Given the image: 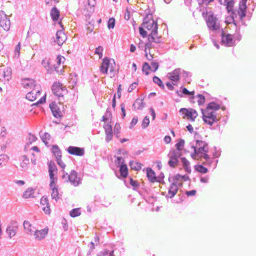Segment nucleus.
I'll use <instances>...</instances> for the list:
<instances>
[{
	"label": "nucleus",
	"instance_id": "c9c22d12",
	"mask_svg": "<svg viewBox=\"0 0 256 256\" xmlns=\"http://www.w3.org/2000/svg\"><path fill=\"white\" fill-rule=\"evenodd\" d=\"M220 106L215 102H210L206 108V110H208L210 111L216 112L220 109Z\"/></svg>",
	"mask_w": 256,
	"mask_h": 256
},
{
	"label": "nucleus",
	"instance_id": "1a4fd4ad",
	"mask_svg": "<svg viewBox=\"0 0 256 256\" xmlns=\"http://www.w3.org/2000/svg\"><path fill=\"white\" fill-rule=\"evenodd\" d=\"M142 26L144 28L152 32L154 30H158L157 22H156L152 18H146L144 20Z\"/></svg>",
	"mask_w": 256,
	"mask_h": 256
},
{
	"label": "nucleus",
	"instance_id": "0e129e2a",
	"mask_svg": "<svg viewBox=\"0 0 256 256\" xmlns=\"http://www.w3.org/2000/svg\"><path fill=\"white\" fill-rule=\"evenodd\" d=\"M176 178L178 180L182 179L184 180V181H186L188 179V176H182L179 174L176 176Z\"/></svg>",
	"mask_w": 256,
	"mask_h": 256
},
{
	"label": "nucleus",
	"instance_id": "c756f323",
	"mask_svg": "<svg viewBox=\"0 0 256 256\" xmlns=\"http://www.w3.org/2000/svg\"><path fill=\"white\" fill-rule=\"evenodd\" d=\"M2 80L4 82H8L12 78V71L9 68L5 69L2 72Z\"/></svg>",
	"mask_w": 256,
	"mask_h": 256
},
{
	"label": "nucleus",
	"instance_id": "473e14b6",
	"mask_svg": "<svg viewBox=\"0 0 256 256\" xmlns=\"http://www.w3.org/2000/svg\"><path fill=\"white\" fill-rule=\"evenodd\" d=\"M120 176L123 178H126L128 174V168L127 167V166L124 164H121L120 166Z\"/></svg>",
	"mask_w": 256,
	"mask_h": 256
},
{
	"label": "nucleus",
	"instance_id": "423d86ee",
	"mask_svg": "<svg viewBox=\"0 0 256 256\" xmlns=\"http://www.w3.org/2000/svg\"><path fill=\"white\" fill-rule=\"evenodd\" d=\"M53 94L58 98H64L68 94V90L66 86L60 82H54L52 88Z\"/></svg>",
	"mask_w": 256,
	"mask_h": 256
},
{
	"label": "nucleus",
	"instance_id": "ea45409f",
	"mask_svg": "<svg viewBox=\"0 0 256 256\" xmlns=\"http://www.w3.org/2000/svg\"><path fill=\"white\" fill-rule=\"evenodd\" d=\"M80 214L81 212L80 208H74L70 212V216L73 218L80 216Z\"/></svg>",
	"mask_w": 256,
	"mask_h": 256
},
{
	"label": "nucleus",
	"instance_id": "58836bf2",
	"mask_svg": "<svg viewBox=\"0 0 256 256\" xmlns=\"http://www.w3.org/2000/svg\"><path fill=\"white\" fill-rule=\"evenodd\" d=\"M194 168L197 172L202 174H206L208 172V168L201 164L196 165Z\"/></svg>",
	"mask_w": 256,
	"mask_h": 256
},
{
	"label": "nucleus",
	"instance_id": "9b49d317",
	"mask_svg": "<svg viewBox=\"0 0 256 256\" xmlns=\"http://www.w3.org/2000/svg\"><path fill=\"white\" fill-rule=\"evenodd\" d=\"M161 36L158 35V30H154V32H150L148 36V42L146 43H150L152 44V43H159L161 42Z\"/></svg>",
	"mask_w": 256,
	"mask_h": 256
},
{
	"label": "nucleus",
	"instance_id": "f257e3e1",
	"mask_svg": "<svg viewBox=\"0 0 256 256\" xmlns=\"http://www.w3.org/2000/svg\"><path fill=\"white\" fill-rule=\"evenodd\" d=\"M194 150V152L190 154L191 157L196 160L210 159L208 152V144L202 140H196L195 146H192Z\"/></svg>",
	"mask_w": 256,
	"mask_h": 256
},
{
	"label": "nucleus",
	"instance_id": "a18cd8bd",
	"mask_svg": "<svg viewBox=\"0 0 256 256\" xmlns=\"http://www.w3.org/2000/svg\"><path fill=\"white\" fill-rule=\"evenodd\" d=\"M48 172H57V168L54 162H50L48 164Z\"/></svg>",
	"mask_w": 256,
	"mask_h": 256
},
{
	"label": "nucleus",
	"instance_id": "6e6552de",
	"mask_svg": "<svg viewBox=\"0 0 256 256\" xmlns=\"http://www.w3.org/2000/svg\"><path fill=\"white\" fill-rule=\"evenodd\" d=\"M64 61L65 58L64 56L58 55L54 61L49 62L48 64L50 66H53L56 71L59 72L62 71L60 65L64 64Z\"/></svg>",
	"mask_w": 256,
	"mask_h": 256
},
{
	"label": "nucleus",
	"instance_id": "0eeeda50",
	"mask_svg": "<svg viewBox=\"0 0 256 256\" xmlns=\"http://www.w3.org/2000/svg\"><path fill=\"white\" fill-rule=\"evenodd\" d=\"M180 112L184 114V118H187L192 122L194 121L198 116L197 112L193 108H182L180 109Z\"/></svg>",
	"mask_w": 256,
	"mask_h": 256
},
{
	"label": "nucleus",
	"instance_id": "7c9ffc66",
	"mask_svg": "<svg viewBox=\"0 0 256 256\" xmlns=\"http://www.w3.org/2000/svg\"><path fill=\"white\" fill-rule=\"evenodd\" d=\"M50 16L53 20H57L60 17L59 10L56 7L52 8L50 11Z\"/></svg>",
	"mask_w": 256,
	"mask_h": 256
},
{
	"label": "nucleus",
	"instance_id": "f3484780",
	"mask_svg": "<svg viewBox=\"0 0 256 256\" xmlns=\"http://www.w3.org/2000/svg\"><path fill=\"white\" fill-rule=\"evenodd\" d=\"M22 84L25 88L32 90L37 86H40L36 84L35 80L30 78L23 79L22 80Z\"/></svg>",
	"mask_w": 256,
	"mask_h": 256
},
{
	"label": "nucleus",
	"instance_id": "dca6fc26",
	"mask_svg": "<svg viewBox=\"0 0 256 256\" xmlns=\"http://www.w3.org/2000/svg\"><path fill=\"white\" fill-rule=\"evenodd\" d=\"M247 0H241L238 10V14L241 20L246 16V2Z\"/></svg>",
	"mask_w": 256,
	"mask_h": 256
},
{
	"label": "nucleus",
	"instance_id": "6ab92c4d",
	"mask_svg": "<svg viewBox=\"0 0 256 256\" xmlns=\"http://www.w3.org/2000/svg\"><path fill=\"white\" fill-rule=\"evenodd\" d=\"M68 180L74 186H77L80 183V178L77 176V174L74 170L70 172L68 176Z\"/></svg>",
	"mask_w": 256,
	"mask_h": 256
},
{
	"label": "nucleus",
	"instance_id": "37998d69",
	"mask_svg": "<svg viewBox=\"0 0 256 256\" xmlns=\"http://www.w3.org/2000/svg\"><path fill=\"white\" fill-rule=\"evenodd\" d=\"M150 70H152L151 67L148 62H144L142 67V72L145 73L146 75H148Z\"/></svg>",
	"mask_w": 256,
	"mask_h": 256
},
{
	"label": "nucleus",
	"instance_id": "bf43d9fd",
	"mask_svg": "<svg viewBox=\"0 0 256 256\" xmlns=\"http://www.w3.org/2000/svg\"><path fill=\"white\" fill-rule=\"evenodd\" d=\"M152 65V70L155 72L158 68V64L157 62H152L151 64Z\"/></svg>",
	"mask_w": 256,
	"mask_h": 256
},
{
	"label": "nucleus",
	"instance_id": "6e6d98bb",
	"mask_svg": "<svg viewBox=\"0 0 256 256\" xmlns=\"http://www.w3.org/2000/svg\"><path fill=\"white\" fill-rule=\"evenodd\" d=\"M150 124L149 118L148 116H146L142 120V126L143 128H146Z\"/></svg>",
	"mask_w": 256,
	"mask_h": 256
},
{
	"label": "nucleus",
	"instance_id": "864d4df0",
	"mask_svg": "<svg viewBox=\"0 0 256 256\" xmlns=\"http://www.w3.org/2000/svg\"><path fill=\"white\" fill-rule=\"evenodd\" d=\"M21 49V46L20 42L16 46L14 50V55L15 56L18 57L20 54V50Z\"/></svg>",
	"mask_w": 256,
	"mask_h": 256
},
{
	"label": "nucleus",
	"instance_id": "09e8293b",
	"mask_svg": "<svg viewBox=\"0 0 256 256\" xmlns=\"http://www.w3.org/2000/svg\"><path fill=\"white\" fill-rule=\"evenodd\" d=\"M153 81L154 83L158 84L160 87L164 88V85L162 84V80L158 76H154L153 78Z\"/></svg>",
	"mask_w": 256,
	"mask_h": 256
},
{
	"label": "nucleus",
	"instance_id": "a19ab883",
	"mask_svg": "<svg viewBox=\"0 0 256 256\" xmlns=\"http://www.w3.org/2000/svg\"><path fill=\"white\" fill-rule=\"evenodd\" d=\"M52 150L56 158H61V152L58 146H53L52 148Z\"/></svg>",
	"mask_w": 256,
	"mask_h": 256
},
{
	"label": "nucleus",
	"instance_id": "79ce46f5",
	"mask_svg": "<svg viewBox=\"0 0 256 256\" xmlns=\"http://www.w3.org/2000/svg\"><path fill=\"white\" fill-rule=\"evenodd\" d=\"M100 239L98 236H94L93 241L90 242V248L92 250L94 248L95 245L97 246L99 244Z\"/></svg>",
	"mask_w": 256,
	"mask_h": 256
},
{
	"label": "nucleus",
	"instance_id": "aec40b11",
	"mask_svg": "<svg viewBox=\"0 0 256 256\" xmlns=\"http://www.w3.org/2000/svg\"><path fill=\"white\" fill-rule=\"evenodd\" d=\"M154 48L153 44L150 43H146L144 47L145 56L148 60H152L154 58V54L150 52V49Z\"/></svg>",
	"mask_w": 256,
	"mask_h": 256
},
{
	"label": "nucleus",
	"instance_id": "49530a36",
	"mask_svg": "<svg viewBox=\"0 0 256 256\" xmlns=\"http://www.w3.org/2000/svg\"><path fill=\"white\" fill-rule=\"evenodd\" d=\"M234 6V2L233 0H230L226 4V10L228 12H232L233 13V8Z\"/></svg>",
	"mask_w": 256,
	"mask_h": 256
},
{
	"label": "nucleus",
	"instance_id": "a211bd4d",
	"mask_svg": "<svg viewBox=\"0 0 256 256\" xmlns=\"http://www.w3.org/2000/svg\"><path fill=\"white\" fill-rule=\"evenodd\" d=\"M66 36L62 30H58L56 34V42L59 46H62L66 40Z\"/></svg>",
	"mask_w": 256,
	"mask_h": 256
},
{
	"label": "nucleus",
	"instance_id": "bb28decb",
	"mask_svg": "<svg viewBox=\"0 0 256 256\" xmlns=\"http://www.w3.org/2000/svg\"><path fill=\"white\" fill-rule=\"evenodd\" d=\"M50 108L56 118H58L60 116V111L54 102H52L50 104Z\"/></svg>",
	"mask_w": 256,
	"mask_h": 256
},
{
	"label": "nucleus",
	"instance_id": "e433bc0d",
	"mask_svg": "<svg viewBox=\"0 0 256 256\" xmlns=\"http://www.w3.org/2000/svg\"><path fill=\"white\" fill-rule=\"evenodd\" d=\"M130 166L132 169L136 171L140 170L142 168L141 164L138 162L134 161L130 162Z\"/></svg>",
	"mask_w": 256,
	"mask_h": 256
},
{
	"label": "nucleus",
	"instance_id": "cd10ccee",
	"mask_svg": "<svg viewBox=\"0 0 256 256\" xmlns=\"http://www.w3.org/2000/svg\"><path fill=\"white\" fill-rule=\"evenodd\" d=\"M146 174L148 180L152 182H156L157 178L156 176L155 172L150 168H146Z\"/></svg>",
	"mask_w": 256,
	"mask_h": 256
},
{
	"label": "nucleus",
	"instance_id": "052dcab7",
	"mask_svg": "<svg viewBox=\"0 0 256 256\" xmlns=\"http://www.w3.org/2000/svg\"><path fill=\"white\" fill-rule=\"evenodd\" d=\"M58 164L62 168L64 169L66 167V165L64 162L62 160L61 158H56Z\"/></svg>",
	"mask_w": 256,
	"mask_h": 256
},
{
	"label": "nucleus",
	"instance_id": "4be33fe9",
	"mask_svg": "<svg viewBox=\"0 0 256 256\" xmlns=\"http://www.w3.org/2000/svg\"><path fill=\"white\" fill-rule=\"evenodd\" d=\"M233 36L230 34H222V42L226 46H230L233 45Z\"/></svg>",
	"mask_w": 256,
	"mask_h": 256
},
{
	"label": "nucleus",
	"instance_id": "7ed1b4c3",
	"mask_svg": "<svg viewBox=\"0 0 256 256\" xmlns=\"http://www.w3.org/2000/svg\"><path fill=\"white\" fill-rule=\"evenodd\" d=\"M26 98L30 101H36V104H42L46 101V94L42 93L40 86H37L28 92Z\"/></svg>",
	"mask_w": 256,
	"mask_h": 256
},
{
	"label": "nucleus",
	"instance_id": "603ef678",
	"mask_svg": "<svg viewBox=\"0 0 256 256\" xmlns=\"http://www.w3.org/2000/svg\"><path fill=\"white\" fill-rule=\"evenodd\" d=\"M168 156L170 158V159L172 160L173 158H176V160H178V154H177V152L174 150H172L168 154Z\"/></svg>",
	"mask_w": 256,
	"mask_h": 256
},
{
	"label": "nucleus",
	"instance_id": "5fc2aeb1",
	"mask_svg": "<svg viewBox=\"0 0 256 256\" xmlns=\"http://www.w3.org/2000/svg\"><path fill=\"white\" fill-rule=\"evenodd\" d=\"M184 141L182 140H180L178 142H177L176 144V148L178 150H180L183 148L184 146Z\"/></svg>",
	"mask_w": 256,
	"mask_h": 256
},
{
	"label": "nucleus",
	"instance_id": "13d9d810",
	"mask_svg": "<svg viewBox=\"0 0 256 256\" xmlns=\"http://www.w3.org/2000/svg\"><path fill=\"white\" fill-rule=\"evenodd\" d=\"M178 162V160H176L175 158L172 160L170 159L168 161V164L170 166L174 168L177 164Z\"/></svg>",
	"mask_w": 256,
	"mask_h": 256
},
{
	"label": "nucleus",
	"instance_id": "72a5a7b5",
	"mask_svg": "<svg viewBox=\"0 0 256 256\" xmlns=\"http://www.w3.org/2000/svg\"><path fill=\"white\" fill-rule=\"evenodd\" d=\"M52 192V199H54L56 200H58L60 198V195L59 194L58 187L50 188Z\"/></svg>",
	"mask_w": 256,
	"mask_h": 256
},
{
	"label": "nucleus",
	"instance_id": "ddd939ff",
	"mask_svg": "<svg viewBox=\"0 0 256 256\" xmlns=\"http://www.w3.org/2000/svg\"><path fill=\"white\" fill-rule=\"evenodd\" d=\"M68 152L72 155L82 156L84 154V148L76 146H70L67 150Z\"/></svg>",
	"mask_w": 256,
	"mask_h": 256
},
{
	"label": "nucleus",
	"instance_id": "412c9836",
	"mask_svg": "<svg viewBox=\"0 0 256 256\" xmlns=\"http://www.w3.org/2000/svg\"><path fill=\"white\" fill-rule=\"evenodd\" d=\"M178 189V186L176 184H172L168 188V193L166 194V196L167 198H172L177 193Z\"/></svg>",
	"mask_w": 256,
	"mask_h": 256
},
{
	"label": "nucleus",
	"instance_id": "2eb2a0df",
	"mask_svg": "<svg viewBox=\"0 0 256 256\" xmlns=\"http://www.w3.org/2000/svg\"><path fill=\"white\" fill-rule=\"evenodd\" d=\"M104 128L105 130L106 140L107 142H110L113 136L112 126L110 124L106 123L104 125Z\"/></svg>",
	"mask_w": 256,
	"mask_h": 256
},
{
	"label": "nucleus",
	"instance_id": "4468645a",
	"mask_svg": "<svg viewBox=\"0 0 256 256\" xmlns=\"http://www.w3.org/2000/svg\"><path fill=\"white\" fill-rule=\"evenodd\" d=\"M25 151L28 152H30L31 151H32L36 153V154L34 152L31 153L32 156H33V158H31V160L32 162L35 164L37 157L40 155V150L39 148L36 146H32L30 147L29 148L25 150Z\"/></svg>",
	"mask_w": 256,
	"mask_h": 256
},
{
	"label": "nucleus",
	"instance_id": "5701e85b",
	"mask_svg": "<svg viewBox=\"0 0 256 256\" xmlns=\"http://www.w3.org/2000/svg\"><path fill=\"white\" fill-rule=\"evenodd\" d=\"M181 74V70L180 68L174 70L172 72L169 74L168 78L172 81L177 82L180 80V75Z\"/></svg>",
	"mask_w": 256,
	"mask_h": 256
},
{
	"label": "nucleus",
	"instance_id": "8fccbe9b",
	"mask_svg": "<svg viewBox=\"0 0 256 256\" xmlns=\"http://www.w3.org/2000/svg\"><path fill=\"white\" fill-rule=\"evenodd\" d=\"M115 25V20L114 18H110L108 21V27L109 29L113 28Z\"/></svg>",
	"mask_w": 256,
	"mask_h": 256
},
{
	"label": "nucleus",
	"instance_id": "680f3d73",
	"mask_svg": "<svg viewBox=\"0 0 256 256\" xmlns=\"http://www.w3.org/2000/svg\"><path fill=\"white\" fill-rule=\"evenodd\" d=\"M144 29L146 28H144V26L139 28L140 34L144 38L146 37V32L145 30Z\"/></svg>",
	"mask_w": 256,
	"mask_h": 256
},
{
	"label": "nucleus",
	"instance_id": "c03bdc74",
	"mask_svg": "<svg viewBox=\"0 0 256 256\" xmlns=\"http://www.w3.org/2000/svg\"><path fill=\"white\" fill-rule=\"evenodd\" d=\"M121 127L120 124H116L114 128V132L116 136L118 138L120 137V133Z\"/></svg>",
	"mask_w": 256,
	"mask_h": 256
},
{
	"label": "nucleus",
	"instance_id": "f03ea898",
	"mask_svg": "<svg viewBox=\"0 0 256 256\" xmlns=\"http://www.w3.org/2000/svg\"><path fill=\"white\" fill-rule=\"evenodd\" d=\"M100 71L107 74L110 78L114 77L118 72L114 61L108 58H104L100 66Z\"/></svg>",
	"mask_w": 256,
	"mask_h": 256
},
{
	"label": "nucleus",
	"instance_id": "de8ad7c7",
	"mask_svg": "<svg viewBox=\"0 0 256 256\" xmlns=\"http://www.w3.org/2000/svg\"><path fill=\"white\" fill-rule=\"evenodd\" d=\"M57 181V178H50V188L58 187V186L56 185Z\"/></svg>",
	"mask_w": 256,
	"mask_h": 256
},
{
	"label": "nucleus",
	"instance_id": "393cba45",
	"mask_svg": "<svg viewBox=\"0 0 256 256\" xmlns=\"http://www.w3.org/2000/svg\"><path fill=\"white\" fill-rule=\"evenodd\" d=\"M48 230V228H46L40 230H36L34 232L35 238L38 240L44 238L47 235Z\"/></svg>",
	"mask_w": 256,
	"mask_h": 256
},
{
	"label": "nucleus",
	"instance_id": "3c124183",
	"mask_svg": "<svg viewBox=\"0 0 256 256\" xmlns=\"http://www.w3.org/2000/svg\"><path fill=\"white\" fill-rule=\"evenodd\" d=\"M103 48L101 46H99L96 48L95 50V54L98 55L99 58H102V56Z\"/></svg>",
	"mask_w": 256,
	"mask_h": 256
},
{
	"label": "nucleus",
	"instance_id": "e2e57ef3",
	"mask_svg": "<svg viewBox=\"0 0 256 256\" xmlns=\"http://www.w3.org/2000/svg\"><path fill=\"white\" fill-rule=\"evenodd\" d=\"M138 86V84L136 82L132 83L130 87L128 88V92H132L134 89H135Z\"/></svg>",
	"mask_w": 256,
	"mask_h": 256
},
{
	"label": "nucleus",
	"instance_id": "f8f14e48",
	"mask_svg": "<svg viewBox=\"0 0 256 256\" xmlns=\"http://www.w3.org/2000/svg\"><path fill=\"white\" fill-rule=\"evenodd\" d=\"M40 208L46 214H49L50 212V206L48 198L46 196H42L40 199Z\"/></svg>",
	"mask_w": 256,
	"mask_h": 256
},
{
	"label": "nucleus",
	"instance_id": "9d476101",
	"mask_svg": "<svg viewBox=\"0 0 256 256\" xmlns=\"http://www.w3.org/2000/svg\"><path fill=\"white\" fill-rule=\"evenodd\" d=\"M0 26L6 31L8 30L10 26V20L3 12H0Z\"/></svg>",
	"mask_w": 256,
	"mask_h": 256
},
{
	"label": "nucleus",
	"instance_id": "69168bd1",
	"mask_svg": "<svg viewBox=\"0 0 256 256\" xmlns=\"http://www.w3.org/2000/svg\"><path fill=\"white\" fill-rule=\"evenodd\" d=\"M182 93L186 95H192L194 96V91L192 92H189L186 88H184L182 90Z\"/></svg>",
	"mask_w": 256,
	"mask_h": 256
},
{
	"label": "nucleus",
	"instance_id": "b1692460",
	"mask_svg": "<svg viewBox=\"0 0 256 256\" xmlns=\"http://www.w3.org/2000/svg\"><path fill=\"white\" fill-rule=\"evenodd\" d=\"M30 164L29 160L25 156H23L20 158V162L17 164V166L22 169L26 170Z\"/></svg>",
	"mask_w": 256,
	"mask_h": 256
},
{
	"label": "nucleus",
	"instance_id": "a878e982",
	"mask_svg": "<svg viewBox=\"0 0 256 256\" xmlns=\"http://www.w3.org/2000/svg\"><path fill=\"white\" fill-rule=\"evenodd\" d=\"M38 138L36 136L31 134H29L26 138L24 150L29 148L30 147L32 146V144L36 142Z\"/></svg>",
	"mask_w": 256,
	"mask_h": 256
},
{
	"label": "nucleus",
	"instance_id": "20e7f679",
	"mask_svg": "<svg viewBox=\"0 0 256 256\" xmlns=\"http://www.w3.org/2000/svg\"><path fill=\"white\" fill-rule=\"evenodd\" d=\"M202 16L206 18L208 28L212 30H218L220 28L218 18L212 14L202 13Z\"/></svg>",
	"mask_w": 256,
	"mask_h": 256
},
{
	"label": "nucleus",
	"instance_id": "4c0bfd02",
	"mask_svg": "<svg viewBox=\"0 0 256 256\" xmlns=\"http://www.w3.org/2000/svg\"><path fill=\"white\" fill-rule=\"evenodd\" d=\"M181 161L184 168L186 172H190V162L185 158H182Z\"/></svg>",
	"mask_w": 256,
	"mask_h": 256
},
{
	"label": "nucleus",
	"instance_id": "39448f33",
	"mask_svg": "<svg viewBox=\"0 0 256 256\" xmlns=\"http://www.w3.org/2000/svg\"><path fill=\"white\" fill-rule=\"evenodd\" d=\"M202 112L203 120L206 124L212 126L214 122L218 120L216 112L210 111L206 109H202Z\"/></svg>",
	"mask_w": 256,
	"mask_h": 256
},
{
	"label": "nucleus",
	"instance_id": "774afa93",
	"mask_svg": "<svg viewBox=\"0 0 256 256\" xmlns=\"http://www.w3.org/2000/svg\"><path fill=\"white\" fill-rule=\"evenodd\" d=\"M196 190H192L190 191H187L186 192V194L188 196H193L196 194Z\"/></svg>",
	"mask_w": 256,
	"mask_h": 256
},
{
	"label": "nucleus",
	"instance_id": "338daca9",
	"mask_svg": "<svg viewBox=\"0 0 256 256\" xmlns=\"http://www.w3.org/2000/svg\"><path fill=\"white\" fill-rule=\"evenodd\" d=\"M124 162V160L122 157L118 156L116 158V164H123Z\"/></svg>",
	"mask_w": 256,
	"mask_h": 256
},
{
	"label": "nucleus",
	"instance_id": "4d7b16f0",
	"mask_svg": "<svg viewBox=\"0 0 256 256\" xmlns=\"http://www.w3.org/2000/svg\"><path fill=\"white\" fill-rule=\"evenodd\" d=\"M198 104L201 105V104H204L205 102L204 97L201 94H198Z\"/></svg>",
	"mask_w": 256,
	"mask_h": 256
},
{
	"label": "nucleus",
	"instance_id": "c85d7f7f",
	"mask_svg": "<svg viewBox=\"0 0 256 256\" xmlns=\"http://www.w3.org/2000/svg\"><path fill=\"white\" fill-rule=\"evenodd\" d=\"M24 228L26 232L30 234H32L35 230L34 226L28 221L24 222Z\"/></svg>",
	"mask_w": 256,
	"mask_h": 256
},
{
	"label": "nucleus",
	"instance_id": "f704fd0d",
	"mask_svg": "<svg viewBox=\"0 0 256 256\" xmlns=\"http://www.w3.org/2000/svg\"><path fill=\"white\" fill-rule=\"evenodd\" d=\"M17 230V227L14 226H9L6 229V232L8 234L10 238L15 236Z\"/></svg>",
	"mask_w": 256,
	"mask_h": 256
},
{
	"label": "nucleus",
	"instance_id": "2f4dec72",
	"mask_svg": "<svg viewBox=\"0 0 256 256\" xmlns=\"http://www.w3.org/2000/svg\"><path fill=\"white\" fill-rule=\"evenodd\" d=\"M34 190L32 188H27L23 194V197L25 198H29L34 197Z\"/></svg>",
	"mask_w": 256,
	"mask_h": 256
}]
</instances>
